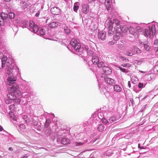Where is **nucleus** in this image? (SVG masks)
Masks as SVG:
<instances>
[{"label": "nucleus", "mask_w": 158, "mask_h": 158, "mask_svg": "<svg viewBox=\"0 0 158 158\" xmlns=\"http://www.w3.org/2000/svg\"><path fill=\"white\" fill-rule=\"evenodd\" d=\"M129 29L130 32L131 34H133L134 32V28L131 27H130Z\"/></svg>", "instance_id": "33"}, {"label": "nucleus", "mask_w": 158, "mask_h": 158, "mask_svg": "<svg viewBox=\"0 0 158 158\" xmlns=\"http://www.w3.org/2000/svg\"><path fill=\"white\" fill-rule=\"evenodd\" d=\"M106 32L105 31H100L98 32V38L101 39L102 40L105 39Z\"/></svg>", "instance_id": "9"}, {"label": "nucleus", "mask_w": 158, "mask_h": 158, "mask_svg": "<svg viewBox=\"0 0 158 158\" xmlns=\"http://www.w3.org/2000/svg\"><path fill=\"white\" fill-rule=\"evenodd\" d=\"M135 100L137 101V103H139V98L136 97L135 98Z\"/></svg>", "instance_id": "46"}, {"label": "nucleus", "mask_w": 158, "mask_h": 158, "mask_svg": "<svg viewBox=\"0 0 158 158\" xmlns=\"http://www.w3.org/2000/svg\"><path fill=\"white\" fill-rule=\"evenodd\" d=\"M14 101L13 100H10V98H8L6 100V103L8 104H10L12 103V102Z\"/></svg>", "instance_id": "36"}, {"label": "nucleus", "mask_w": 158, "mask_h": 158, "mask_svg": "<svg viewBox=\"0 0 158 158\" xmlns=\"http://www.w3.org/2000/svg\"><path fill=\"white\" fill-rule=\"evenodd\" d=\"M109 31H108V34L109 35L111 36L113 35L114 34V31H113V29H109Z\"/></svg>", "instance_id": "32"}, {"label": "nucleus", "mask_w": 158, "mask_h": 158, "mask_svg": "<svg viewBox=\"0 0 158 158\" xmlns=\"http://www.w3.org/2000/svg\"><path fill=\"white\" fill-rule=\"evenodd\" d=\"M105 82L108 84L112 85L114 84V79L109 77L106 78L105 79Z\"/></svg>", "instance_id": "12"}, {"label": "nucleus", "mask_w": 158, "mask_h": 158, "mask_svg": "<svg viewBox=\"0 0 158 158\" xmlns=\"http://www.w3.org/2000/svg\"><path fill=\"white\" fill-rule=\"evenodd\" d=\"M99 61V59L98 57L97 56H94L92 58V62L94 64H97V63Z\"/></svg>", "instance_id": "16"}, {"label": "nucleus", "mask_w": 158, "mask_h": 158, "mask_svg": "<svg viewBox=\"0 0 158 158\" xmlns=\"http://www.w3.org/2000/svg\"><path fill=\"white\" fill-rule=\"evenodd\" d=\"M104 129V126L102 124H100L97 127L98 130L99 132H102Z\"/></svg>", "instance_id": "21"}, {"label": "nucleus", "mask_w": 158, "mask_h": 158, "mask_svg": "<svg viewBox=\"0 0 158 158\" xmlns=\"http://www.w3.org/2000/svg\"><path fill=\"white\" fill-rule=\"evenodd\" d=\"M7 60V57L4 56L2 60V63H6Z\"/></svg>", "instance_id": "37"}, {"label": "nucleus", "mask_w": 158, "mask_h": 158, "mask_svg": "<svg viewBox=\"0 0 158 158\" xmlns=\"http://www.w3.org/2000/svg\"><path fill=\"white\" fill-rule=\"evenodd\" d=\"M89 6L87 4H84L82 6V12L85 14H87L89 11Z\"/></svg>", "instance_id": "8"}, {"label": "nucleus", "mask_w": 158, "mask_h": 158, "mask_svg": "<svg viewBox=\"0 0 158 158\" xmlns=\"http://www.w3.org/2000/svg\"><path fill=\"white\" fill-rule=\"evenodd\" d=\"M61 143L64 145H67L70 143V140L66 138H63L61 141Z\"/></svg>", "instance_id": "13"}, {"label": "nucleus", "mask_w": 158, "mask_h": 158, "mask_svg": "<svg viewBox=\"0 0 158 158\" xmlns=\"http://www.w3.org/2000/svg\"><path fill=\"white\" fill-rule=\"evenodd\" d=\"M50 10L52 13L55 15H58L60 13V9L56 7H53Z\"/></svg>", "instance_id": "6"}, {"label": "nucleus", "mask_w": 158, "mask_h": 158, "mask_svg": "<svg viewBox=\"0 0 158 158\" xmlns=\"http://www.w3.org/2000/svg\"><path fill=\"white\" fill-rule=\"evenodd\" d=\"M108 20V23H109V29H113V24H114L113 22L111 19H109Z\"/></svg>", "instance_id": "20"}, {"label": "nucleus", "mask_w": 158, "mask_h": 158, "mask_svg": "<svg viewBox=\"0 0 158 158\" xmlns=\"http://www.w3.org/2000/svg\"><path fill=\"white\" fill-rule=\"evenodd\" d=\"M1 16L4 20L6 19L8 16L7 13L3 12L1 13Z\"/></svg>", "instance_id": "22"}, {"label": "nucleus", "mask_w": 158, "mask_h": 158, "mask_svg": "<svg viewBox=\"0 0 158 158\" xmlns=\"http://www.w3.org/2000/svg\"><path fill=\"white\" fill-rule=\"evenodd\" d=\"M109 121L110 123H113L116 121V118L115 117L113 116L110 118Z\"/></svg>", "instance_id": "24"}, {"label": "nucleus", "mask_w": 158, "mask_h": 158, "mask_svg": "<svg viewBox=\"0 0 158 158\" xmlns=\"http://www.w3.org/2000/svg\"><path fill=\"white\" fill-rule=\"evenodd\" d=\"M118 47L121 49H124L125 48L123 44H118Z\"/></svg>", "instance_id": "35"}, {"label": "nucleus", "mask_w": 158, "mask_h": 158, "mask_svg": "<svg viewBox=\"0 0 158 158\" xmlns=\"http://www.w3.org/2000/svg\"><path fill=\"white\" fill-rule=\"evenodd\" d=\"M40 14V11H38L37 13L35 14V16L36 17H38L39 15Z\"/></svg>", "instance_id": "47"}, {"label": "nucleus", "mask_w": 158, "mask_h": 158, "mask_svg": "<svg viewBox=\"0 0 158 158\" xmlns=\"http://www.w3.org/2000/svg\"><path fill=\"white\" fill-rule=\"evenodd\" d=\"M85 143L84 142L81 143V142H75V144L76 146L77 147L83 145Z\"/></svg>", "instance_id": "31"}, {"label": "nucleus", "mask_w": 158, "mask_h": 158, "mask_svg": "<svg viewBox=\"0 0 158 158\" xmlns=\"http://www.w3.org/2000/svg\"><path fill=\"white\" fill-rule=\"evenodd\" d=\"M19 86L17 84H15L12 86L10 88L9 90L10 92H13L16 93H18L17 91L19 88Z\"/></svg>", "instance_id": "7"}, {"label": "nucleus", "mask_w": 158, "mask_h": 158, "mask_svg": "<svg viewBox=\"0 0 158 158\" xmlns=\"http://www.w3.org/2000/svg\"><path fill=\"white\" fill-rule=\"evenodd\" d=\"M5 63H2V68H3V67L5 66Z\"/></svg>", "instance_id": "48"}, {"label": "nucleus", "mask_w": 158, "mask_h": 158, "mask_svg": "<svg viewBox=\"0 0 158 158\" xmlns=\"http://www.w3.org/2000/svg\"><path fill=\"white\" fill-rule=\"evenodd\" d=\"M145 35L147 37H150L151 35H154L156 33V30L155 26L154 25L152 26L151 28H149V29H145Z\"/></svg>", "instance_id": "2"}, {"label": "nucleus", "mask_w": 158, "mask_h": 158, "mask_svg": "<svg viewBox=\"0 0 158 158\" xmlns=\"http://www.w3.org/2000/svg\"><path fill=\"white\" fill-rule=\"evenodd\" d=\"M9 150H10L11 151H12L13 150V149L11 147H9Z\"/></svg>", "instance_id": "52"}, {"label": "nucleus", "mask_w": 158, "mask_h": 158, "mask_svg": "<svg viewBox=\"0 0 158 158\" xmlns=\"http://www.w3.org/2000/svg\"><path fill=\"white\" fill-rule=\"evenodd\" d=\"M98 67V68L103 67L104 66V63L102 62H100L97 64Z\"/></svg>", "instance_id": "30"}, {"label": "nucleus", "mask_w": 158, "mask_h": 158, "mask_svg": "<svg viewBox=\"0 0 158 158\" xmlns=\"http://www.w3.org/2000/svg\"><path fill=\"white\" fill-rule=\"evenodd\" d=\"M114 91L117 92H120L122 90L121 87L118 85H115L114 86Z\"/></svg>", "instance_id": "17"}, {"label": "nucleus", "mask_w": 158, "mask_h": 158, "mask_svg": "<svg viewBox=\"0 0 158 158\" xmlns=\"http://www.w3.org/2000/svg\"><path fill=\"white\" fill-rule=\"evenodd\" d=\"M144 47L145 50L147 51H148L149 50V47L148 45L146 44H144Z\"/></svg>", "instance_id": "41"}, {"label": "nucleus", "mask_w": 158, "mask_h": 158, "mask_svg": "<svg viewBox=\"0 0 158 158\" xmlns=\"http://www.w3.org/2000/svg\"><path fill=\"white\" fill-rule=\"evenodd\" d=\"M124 64V65H123V67H126L127 66V64Z\"/></svg>", "instance_id": "57"}, {"label": "nucleus", "mask_w": 158, "mask_h": 158, "mask_svg": "<svg viewBox=\"0 0 158 158\" xmlns=\"http://www.w3.org/2000/svg\"><path fill=\"white\" fill-rule=\"evenodd\" d=\"M39 30V27L37 25H35V26L33 28H32L31 31L33 32L36 33Z\"/></svg>", "instance_id": "23"}, {"label": "nucleus", "mask_w": 158, "mask_h": 158, "mask_svg": "<svg viewBox=\"0 0 158 158\" xmlns=\"http://www.w3.org/2000/svg\"><path fill=\"white\" fill-rule=\"evenodd\" d=\"M135 51H134V54H135ZM134 52V51H133V50H132H132H131V52Z\"/></svg>", "instance_id": "58"}, {"label": "nucleus", "mask_w": 158, "mask_h": 158, "mask_svg": "<svg viewBox=\"0 0 158 158\" xmlns=\"http://www.w3.org/2000/svg\"><path fill=\"white\" fill-rule=\"evenodd\" d=\"M6 2H9L11 0H4Z\"/></svg>", "instance_id": "55"}, {"label": "nucleus", "mask_w": 158, "mask_h": 158, "mask_svg": "<svg viewBox=\"0 0 158 158\" xmlns=\"http://www.w3.org/2000/svg\"><path fill=\"white\" fill-rule=\"evenodd\" d=\"M132 50L134 51H136V53L137 54H139L141 52V50L136 47L133 48Z\"/></svg>", "instance_id": "25"}, {"label": "nucleus", "mask_w": 158, "mask_h": 158, "mask_svg": "<svg viewBox=\"0 0 158 158\" xmlns=\"http://www.w3.org/2000/svg\"><path fill=\"white\" fill-rule=\"evenodd\" d=\"M128 86L129 87V88L131 87V83H130V81H128Z\"/></svg>", "instance_id": "50"}, {"label": "nucleus", "mask_w": 158, "mask_h": 158, "mask_svg": "<svg viewBox=\"0 0 158 158\" xmlns=\"http://www.w3.org/2000/svg\"><path fill=\"white\" fill-rule=\"evenodd\" d=\"M0 55L1 56H3V54L2 52H0Z\"/></svg>", "instance_id": "56"}, {"label": "nucleus", "mask_w": 158, "mask_h": 158, "mask_svg": "<svg viewBox=\"0 0 158 158\" xmlns=\"http://www.w3.org/2000/svg\"><path fill=\"white\" fill-rule=\"evenodd\" d=\"M15 106L13 104L11 105L10 106V109L11 111H14L15 110Z\"/></svg>", "instance_id": "38"}, {"label": "nucleus", "mask_w": 158, "mask_h": 158, "mask_svg": "<svg viewBox=\"0 0 158 158\" xmlns=\"http://www.w3.org/2000/svg\"><path fill=\"white\" fill-rule=\"evenodd\" d=\"M4 20L1 16H0V26L4 24Z\"/></svg>", "instance_id": "39"}, {"label": "nucleus", "mask_w": 158, "mask_h": 158, "mask_svg": "<svg viewBox=\"0 0 158 158\" xmlns=\"http://www.w3.org/2000/svg\"><path fill=\"white\" fill-rule=\"evenodd\" d=\"M143 86V84L142 83H139L138 85V87L139 88H142Z\"/></svg>", "instance_id": "44"}, {"label": "nucleus", "mask_w": 158, "mask_h": 158, "mask_svg": "<svg viewBox=\"0 0 158 158\" xmlns=\"http://www.w3.org/2000/svg\"><path fill=\"white\" fill-rule=\"evenodd\" d=\"M103 70L104 72L107 74H109L111 73V70L108 67L104 66L103 68Z\"/></svg>", "instance_id": "15"}, {"label": "nucleus", "mask_w": 158, "mask_h": 158, "mask_svg": "<svg viewBox=\"0 0 158 158\" xmlns=\"http://www.w3.org/2000/svg\"><path fill=\"white\" fill-rule=\"evenodd\" d=\"M102 123L105 124H106L109 123L108 120L105 118H103L102 119Z\"/></svg>", "instance_id": "29"}, {"label": "nucleus", "mask_w": 158, "mask_h": 158, "mask_svg": "<svg viewBox=\"0 0 158 158\" xmlns=\"http://www.w3.org/2000/svg\"><path fill=\"white\" fill-rule=\"evenodd\" d=\"M114 29H115L116 31V36L117 37V40L119 39L120 36H123V34L126 33L128 29L127 27L125 25H122L120 26V31L119 28L117 27L115 28Z\"/></svg>", "instance_id": "1"}, {"label": "nucleus", "mask_w": 158, "mask_h": 158, "mask_svg": "<svg viewBox=\"0 0 158 158\" xmlns=\"http://www.w3.org/2000/svg\"><path fill=\"white\" fill-rule=\"evenodd\" d=\"M14 67L11 66L9 67L7 69V73L9 75H10L12 74L13 72Z\"/></svg>", "instance_id": "18"}, {"label": "nucleus", "mask_w": 158, "mask_h": 158, "mask_svg": "<svg viewBox=\"0 0 158 158\" xmlns=\"http://www.w3.org/2000/svg\"><path fill=\"white\" fill-rule=\"evenodd\" d=\"M134 54V52H128L127 53V55L129 56H132V55Z\"/></svg>", "instance_id": "43"}, {"label": "nucleus", "mask_w": 158, "mask_h": 158, "mask_svg": "<svg viewBox=\"0 0 158 158\" xmlns=\"http://www.w3.org/2000/svg\"><path fill=\"white\" fill-rule=\"evenodd\" d=\"M71 45L73 47L75 50H79L81 48V45L77 42V40L74 39L71 40L70 42Z\"/></svg>", "instance_id": "3"}, {"label": "nucleus", "mask_w": 158, "mask_h": 158, "mask_svg": "<svg viewBox=\"0 0 158 158\" xmlns=\"http://www.w3.org/2000/svg\"><path fill=\"white\" fill-rule=\"evenodd\" d=\"M35 26V23L32 21H30L29 27L30 30H31L32 28H33Z\"/></svg>", "instance_id": "26"}, {"label": "nucleus", "mask_w": 158, "mask_h": 158, "mask_svg": "<svg viewBox=\"0 0 158 158\" xmlns=\"http://www.w3.org/2000/svg\"><path fill=\"white\" fill-rule=\"evenodd\" d=\"M118 68L120 69V70L121 71L123 72H125L126 69H123L121 67H119Z\"/></svg>", "instance_id": "42"}, {"label": "nucleus", "mask_w": 158, "mask_h": 158, "mask_svg": "<svg viewBox=\"0 0 158 158\" xmlns=\"http://www.w3.org/2000/svg\"><path fill=\"white\" fill-rule=\"evenodd\" d=\"M9 16L10 19H13L15 16V15L13 12H10L9 13Z\"/></svg>", "instance_id": "27"}, {"label": "nucleus", "mask_w": 158, "mask_h": 158, "mask_svg": "<svg viewBox=\"0 0 158 158\" xmlns=\"http://www.w3.org/2000/svg\"><path fill=\"white\" fill-rule=\"evenodd\" d=\"M48 28L47 27H44L43 28L41 29L40 31V34L42 35H44L45 33L48 32Z\"/></svg>", "instance_id": "14"}, {"label": "nucleus", "mask_w": 158, "mask_h": 158, "mask_svg": "<svg viewBox=\"0 0 158 158\" xmlns=\"http://www.w3.org/2000/svg\"><path fill=\"white\" fill-rule=\"evenodd\" d=\"M158 44V40H155L154 43V44L157 45Z\"/></svg>", "instance_id": "45"}, {"label": "nucleus", "mask_w": 158, "mask_h": 158, "mask_svg": "<svg viewBox=\"0 0 158 158\" xmlns=\"http://www.w3.org/2000/svg\"><path fill=\"white\" fill-rule=\"evenodd\" d=\"M130 101L131 102L132 104H135V102H134V103L133 102L134 100H131Z\"/></svg>", "instance_id": "54"}, {"label": "nucleus", "mask_w": 158, "mask_h": 158, "mask_svg": "<svg viewBox=\"0 0 158 158\" xmlns=\"http://www.w3.org/2000/svg\"><path fill=\"white\" fill-rule=\"evenodd\" d=\"M3 130V128L0 125V131H1Z\"/></svg>", "instance_id": "51"}, {"label": "nucleus", "mask_w": 158, "mask_h": 158, "mask_svg": "<svg viewBox=\"0 0 158 158\" xmlns=\"http://www.w3.org/2000/svg\"><path fill=\"white\" fill-rule=\"evenodd\" d=\"M114 22L117 26H118L120 24V21L117 19H114Z\"/></svg>", "instance_id": "34"}, {"label": "nucleus", "mask_w": 158, "mask_h": 158, "mask_svg": "<svg viewBox=\"0 0 158 158\" xmlns=\"http://www.w3.org/2000/svg\"><path fill=\"white\" fill-rule=\"evenodd\" d=\"M37 124V122L35 121V122L34 123V126H36Z\"/></svg>", "instance_id": "53"}, {"label": "nucleus", "mask_w": 158, "mask_h": 158, "mask_svg": "<svg viewBox=\"0 0 158 158\" xmlns=\"http://www.w3.org/2000/svg\"><path fill=\"white\" fill-rule=\"evenodd\" d=\"M20 5L22 9L24 10L27 8L28 6V4L26 2H22L20 3Z\"/></svg>", "instance_id": "19"}, {"label": "nucleus", "mask_w": 158, "mask_h": 158, "mask_svg": "<svg viewBox=\"0 0 158 158\" xmlns=\"http://www.w3.org/2000/svg\"><path fill=\"white\" fill-rule=\"evenodd\" d=\"M64 32L67 34H69L70 33V30L67 27H64Z\"/></svg>", "instance_id": "28"}, {"label": "nucleus", "mask_w": 158, "mask_h": 158, "mask_svg": "<svg viewBox=\"0 0 158 158\" xmlns=\"http://www.w3.org/2000/svg\"><path fill=\"white\" fill-rule=\"evenodd\" d=\"M58 25V23L56 22H52L48 24V27L51 28L57 27Z\"/></svg>", "instance_id": "11"}, {"label": "nucleus", "mask_w": 158, "mask_h": 158, "mask_svg": "<svg viewBox=\"0 0 158 158\" xmlns=\"http://www.w3.org/2000/svg\"><path fill=\"white\" fill-rule=\"evenodd\" d=\"M49 124L48 123H46L45 125V127L46 128L48 127L49 126Z\"/></svg>", "instance_id": "49"}, {"label": "nucleus", "mask_w": 158, "mask_h": 158, "mask_svg": "<svg viewBox=\"0 0 158 158\" xmlns=\"http://www.w3.org/2000/svg\"><path fill=\"white\" fill-rule=\"evenodd\" d=\"M78 8L79 6H78L74 5L73 6V10L76 12H77Z\"/></svg>", "instance_id": "40"}, {"label": "nucleus", "mask_w": 158, "mask_h": 158, "mask_svg": "<svg viewBox=\"0 0 158 158\" xmlns=\"http://www.w3.org/2000/svg\"><path fill=\"white\" fill-rule=\"evenodd\" d=\"M105 4L106 6V8L108 10H110L111 9V2H110V0H105Z\"/></svg>", "instance_id": "10"}, {"label": "nucleus", "mask_w": 158, "mask_h": 158, "mask_svg": "<svg viewBox=\"0 0 158 158\" xmlns=\"http://www.w3.org/2000/svg\"><path fill=\"white\" fill-rule=\"evenodd\" d=\"M17 93H14L13 92H10V93L7 95L8 98H10V100H13L14 101L15 100H17V102H20V100L19 99H16L17 97L16 95Z\"/></svg>", "instance_id": "4"}, {"label": "nucleus", "mask_w": 158, "mask_h": 158, "mask_svg": "<svg viewBox=\"0 0 158 158\" xmlns=\"http://www.w3.org/2000/svg\"><path fill=\"white\" fill-rule=\"evenodd\" d=\"M17 80L16 77L11 76L9 77L6 80V83L9 86H11L15 83V82Z\"/></svg>", "instance_id": "5"}]
</instances>
